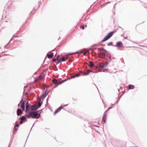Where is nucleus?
<instances>
[{"label": "nucleus", "instance_id": "f257e3e1", "mask_svg": "<svg viewBox=\"0 0 147 147\" xmlns=\"http://www.w3.org/2000/svg\"><path fill=\"white\" fill-rule=\"evenodd\" d=\"M23 96L22 97V99L20 101L21 105L20 106L21 109L18 108L17 111V113L18 116H20L23 113V112L25 110V101L23 100Z\"/></svg>", "mask_w": 147, "mask_h": 147}, {"label": "nucleus", "instance_id": "f03ea898", "mask_svg": "<svg viewBox=\"0 0 147 147\" xmlns=\"http://www.w3.org/2000/svg\"><path fill=\"white\" fill-rule=\"evenodd\" d=\"M109 63V62L107 61L104 62H102L98 64L97 66V68L101 69V71L105 72V71H107L108 69L105 68V67L107 66V65Z\"/></svg>", "mask_w": 147, "mask_h": 147}, {"label": "nucleus", "instance_id": "7ed1b4c3", "mask_svg": "<svg viewBox=\"0 0 147 147\" xmlns=\"http://www.w3.org/2000/svg\"><path fill=\"white\" fill-rule=\"evenodd\" d=\"M38 111L36 112H29V113L27 114L26 116L28 118L32 119H38L40 116V113H38Z\"/></svg>", "mask_w": 147, "mask_h": 147}, {"label": "nucleus", "instance_id": "20e7f679", "mask_svg": "<svg viewBox=\"0 0 147 147\" xmlns=\"http://www.w3.org/2000/svg\"><path fill=\"white\" fill-rule=\"evenodd\" d=\"M45 88L44 89V92H43L42 94L40 96V98L42 99L45 98L48 95V94L50 92V91L47 93V89L45 90Z\"/></svg>", "mask_w": 147, "mask_h": 147}, {"label": "nucleus", "instance_id": "39448f33", "mask_svg": "<svg viewBox=\"0 0 147 147\" xmlns=\"http://www.w3.org/2000/svg\"><path fill=\"white\" fill-rule=\"evenodd\" d=\"M30 104L28 103L27 104L26 106V109H25V112L26 113H29L30 112Z\"/></svg>", "mask_w": 147, "mask_h": 147}, {"label": "nucleus", "instance_id": "423d86ee", "mask_svg": "<svg viewBox=\"0 0 147 147\" xmlns=\"http://www.w3.org/2000/svg\"><path fill=\"white\" fill-rule=\"evenodd\" d=\"M110 38V32H109L108 34L105 37V38L100 42L102 43L105 41Z\"/></svg>", "mask_w": 147, "mask_h": 147}, {"label": "nucleus", "instance_id": "0eeeda50", "mask_svg": "<svg viewBox=\"0 0 147 147\" xmlns=\"http://www.w3.org/2000/svg\"><path fill=\"white\" fill-rule=\"evenodd\" d=\"M52 82L53 83L55 84L56 85V86L54 88H55L57 87L59 85H60V84H59V82L58 83V81L55 78L53 79L52 80Z\"/></svg>", "mask_w": 147, "mask_h": 147}, {"label": "nucleus", "instance_id": "6e6552de", "mask_svg": "<svg viewBox=\"0 0 147 147\" xmlns=\"http://www.w3.org/2000/svg\"><path fill=\"white\" fill-rule=\"evenodd\" d=\"M38 109L37 106L34 105H32L30 107V112H34L33 111Z\"/></svg>", "mask_w": 147, "mask_h": 147}, {"label": "nucleus", "instance_id": "1a4fd4ad", "mask_svg": "<svg viewBox=\"0 0 147 147\" xmlns=\"http://www.w3.org/2000/svg\"><path fill=\"white\" fill-rule=\"evenodd\" d=\"M110 109V107H109L108 109L105 111L104 114V115L102 119H107V112Z\"/></svg>", "mask_w": 147, "mask_h": 147}, {"label": "nucleus", "instance_id": "9d476101", "mask_svg": "<svg viewBox=\"0 0 147 147\" xmlns=\"http://www.w3.org/2000/svg\"><path fill=\"white\" fill-rule=\"evenodd\" d=\"M53 55L54 53H53L51 52V54L50 55L48 53H47V57L48 58L50 59L53 57Z\"/></svg>", "mask_w": 147, "mask_h": 147}, {"label": "nucleus", "instance_id": "9b49d317", "mask_svg": "<svg viewBox=\"0 0 147 147\" xmlns=\"http://www.w3.org/2000/svg\"><path fill=\"white\" fill-rule=\"evenodd\" d=\"M61 109H62L61 106L59 107V108H58L57 109H56L55 110L54 113V114H56L59 111L61 110Z\"/></svg>", "mask_w": 147, "mask_h": 147}, {"label": "nucleus", "instance_id": "f8f14e48", "mask_svg": "<svg viewBox=\"0 0 147 147\" xmlns=\"http://www.w3.org/2000/svg\"><path fill=\"white\" fill-rule=\"evenodd\" d=\"M92 70L89 69L88 71L86 72H83L84 75L85 76H87L88 75L90 72H92Z\"/></svg>", "mask_w": 147, "mask_h": 147}, {"label": "nucleus", "instance_id": "ddd939ff", "mask_svg": "<svg viewBox=\"0 0 147 147\" xmlns=\"http://www.w3.org/2000/svg\"><path fill=\"white\" fill-rule=\"evenodd\" d=\"M19 126V124H16V125L15 126V127H14V129H13V132H16L18 130V128H17V127H18Z\"/></svg>", "mask_w": 147, "mask_h": 147}, {"label": "nucleus", "instance_id": "4468645a", "mask_svg": "<svg viewBox=\"0 0 147 147\" xmlns=\"http://www.w3.org/2000/svg\"><path fill=\"white\" fill-rule=\"evenodd\" d=\"M28 114H26L24 116H23L19 118V119H27L28 117L26 116Z\"/></svg>", "mask_w": 147, "mask_h": 147}, {"label": "nucleus", "instance_id": "2eb2a0df", "mask_svg": "<svg viewBox=\"0 0 147 147\" xmlns=\"http://www.w3.org/2000/svg\"><path fill=\"white\" fill-rule=\"evenodd\" d=\"M116 46L117 47H119V46H121V47H122V42H117L116 44Z\"/></svg>", "mask_w": 147, "mask_h": 147}, {"label": "nucleus", "instance_id": "dca6fc26", "mask_svg": "<svg viewBox=\"0 0 147 147\" xmlns=\"http://www.w3.org/2000/svg\"><path fill=\"white\" fill-rule=\"evenodd\" d=\"M107 52V51L106 50L103 49L102 51L101 52H100L98 53V54L99 55H100L102 53H106Z\"/></svg>", "mask_w": 147, "mask_h": 147}, {"label": "nucleus", "instance_id": "f3484780", "mask_svg": "<svg viewBox=\"0 0 147 147\" xmlns=\"http://www.w3.org/2000/svg\"><path fill=\"white\" fill-rule=\"evenodd\" d=\"M43 75H44V74L43 73H42V74H41L38 77V78H37V79H36V80H38L39 79L41 78H42L43 77Z\"/></svg>", "mask_w": 147, "mask_h": 147}, {"label": "nucleus", "instance_id": "a211bd4d", "mask_svg": "<svg viewBox=\"0 0 147 147\" xmlns=\"http://www.w3.org/2000/svg\"><path fill=\"white\" fill-rule=\"evenodd\" d=\"M134 87V86L131 85H129L128 86V88L129 89H133Z\"/></svg>", "mask_w": 147, "mask_h": 147}, {"label": "nucleus", "instance_id": "6ab92c4d", "mask_svg": "<svg viewBox=\"0 0 147 147\" xmlns=\"http://www.w3.org/2000/svg\"><path fill=\"white\" fill-rule=\"evenodd\" d=\"M61 61H66V59H65V57L63 56L61 59H60Z\"/></svg>", "mask_w": 147, "mask_h": 147}, {"label": "nucleus", "instance_id": "aec40b11", "mask_svg": "<svg viewBox=\"0 0 147 147\" xmlns=\"http://www.w3.org/2000/svg\"><path fill=\"white\" fill-rule=\"evenodd\" d=\"M93 65V64L92 61H90L89 66L90 67H92Z\"/></svg>", "mask_w": 147, "mask_h": 147}, {"label": "nucleus", "instance_id": "412c9836", "mask_svg": "<svg viewBox=\"0 0 147 147\" xmlns=\"http://www.w3.org/2000/svg\"><path fill=\"white\" fill-rule=\"evenodd\" d=\"M67 80V79L64 80H63L62 81H61V82H59V84H61L63 83V82H64L66 81Z\"/></svg>", "mask_w": 147, "mask_h": 147}, {"label": "nucleus", "instance_id": "4be33fe9", "mask_svg": "<svg viewBox=\"0 0 147 147\" xmlns=\"http://www.w3.org/2000/svg\"><path fill=\"white\" fill-rule=\"evenodd\" d=\"M68 105V104H67L64 105H62L61 106H61L62 109H64L63 108L67 106Z\"/></svg>", "mask_w": 147, "mask_h": 147}, {"label": "nucleus", "instance_id": "5701e85b", "mask_svg": "<svg viewBox=\"0 0 147 147\" xmlns=\"http://www.w3.org/2000/svg\"><path fill=\"white\" fill-rule=\"evenodd\" d=\"M61 61L60 59H59L57 62L56 64L57 65V64H58L59 63H61Z\"/></svg>", "mask_w": 147, "mask_h": 147}, {"label": "nucleus", "instance_id": "b1692460", "mask_svg": "<svg viewBox=\"0 0 147 147\" xmlns=\"http://www.w3.org/2000/svg\"><path fill=\"white\" fill-rule=\"evenodd\" d=\"M64 57H65V59H66V61L68 59V55H66L63 56Z\"/></svg>", "mask_w": 147, "mask_h": 147}, {"label": "nucleus", "instance_id": "393cba45", "mask_svg": "<svg viewBox=\"0 0 147 147\" xmlns=\"http://www.w3.org/2000/svg\"><path fill=\"white\" fill-rule=\"evenodd\" d=\"M42 105V103H39L38 104V106H37L38 108L40 107Z\"/></svg>", "mask_w": 147, "mask_h": 147}, {"label": "nucleus", "instance_id": "a878e982", "mask_svg": "<svg viewBox=\"0 0 147 147\" xmlns=\"http://www.w3.org/2000/svg\"><path fill=\"white\" fill-rule=\"evenodd\" d=\"M80 76V74H77L75 75V77H78Z\"/></svg>", "mask_w": 147, "mask_h": 147}, {"label": "nucleus", "instance_id": "bb28decb", "mask_svg": "<svg viewBox=\"0 0 147 147\" xmlns=\"http://www.w3.org/2000/svg\"><path fill=\"white\" fill-rule=\"evenodd\" d=\"M36 10V9L35 7H34V8L33 9L32 11L31 12V13L33 11H35Z\"/></svg>", "mask_w": 147, "mask_h": 147}, {"label": "nucleus", "instance_id": "cd10ccee", "mask_svg": "<svg viewBox=\"0 0 147 147\" xmlns=\"http://www.w3.org/2000/svg\"><path fill=\"white\" fill-rule=\"evenodd\" d=\"M81 27L82 28V29H84L85 26L84 25H82L81 26Z\"/></svg>", "mask_w": 147, "mask_h": 147}, {"label": "nucleus", "instance_id": "c85d7f7f", "mask_svg": "<svg viewBox=\"0 0 147 147\" xmlns=\"http://www.w3.org/2000/svg\"><path fill=\"white\" fill-rule=\"evenodd\" d=\"M79 53V52H75V53H71V54L73 55H74V54H78Z\"/></svg>", "mask_w": 147, "mask_h": 147}, {"label": "nucleus", "instance_id": "c756f323", "mask_svg": "<svg viewBox=\"0 0 147 147\" xmlns=\"http://www.w3.org/2000/svg\"><path fill=\"white\" fill-rule=\"evenodd\" d=\"M57 59L56 58H54L53 59L52 61L53 62H55L56 61Z\"/></svg>", "mask_w": 147, "mask_h": 147}, {"label": "nucleus", "instance_id": "7c9ffc66", "mask_svg": "<svg viewBox=\"0 0 147 147\" xmlns=\"http://www.w3.org/2000/svg\"><path fill=\"white\" fill-rule=\"evenodd\" d=\"M110 3V2H107V3H105V4H103V5H106V4H108V3Z\"/></svg>", "mask_w": 147, "mask_h": 147}, {"label": "nucleus", "instance_id": "2f4dec72", "mask_svg": "<svg viewBox=\"0 0 147 147\" xmlns=\"http://www.w3.org/2000/svg\"><path fill=\"white\" fill-rule=\"evenodd\" d=\"M76 77H75V76H72L71 78V79L74 78H75Z\"/></svg>", "mask_w": 147, "mask_h": 147}, {"label": "nucleus", "instance_id": "473e14b6", "mask_svg": "<svg viewBox=\"0 0 147 147\" xmlns=\"http://www.w3.org/2000/svg\"><path fill=\"white\" fill-rule=\"evenodd\" d=\"M59 55H58L57 56V57H56V59H58L59 58Z\"/></svg>", "mask_w": 147, "mask_h": 147}, {"label": "nucleus", "instance_id": "72a5a7b5", "mask_svg": "<svg viewBox=\"0 0 147 147\" xmlns=\"http://www.w3.org/2000/svg\"><path fill=\"white\" fill-rule=\"evenodd\" d=\"M97 49V48H92V51H94L95 50H96Z\"/></svg>", "mask_w": 147, "mask_h": 147}, {"label": "nucleus", "instance_id": "f704fd0d", "mask_svg": "<svg viewBox=\"0 0 147 147\" xmlns=\"http://www.w3.org/2000/svg\"><path fill=\"white\" fill-rule=\"evenodd\" d=\"M113 32H111V37L112 36V35L113 34Z\"/></svg>", "mask_w": 147, "mask_h": 147}, {"label": "nucleus", "instance_id": "c9c22d12", "mask_svg": "<svg viewBox=\"0 0 147 147\" xmlns=\"http://www.w3.org/2000/svg\"><path fill=\"white\" fill-rule=\"evenodd\" d=\"M23 120H22V121L20 122V124H22V123H23Z\"/></svg>", "mask_w": 147, "mask_h": 147}, {"label": "nucleus", "instance_id": "e433bc0d", "mask_svg": "<svg viewBox=\"0 0 147 147\" xmlns=\"http://www.w3.org/2000/svg\"><path fill=\"white\" fill-rule=\"evenodd\" d=\"M108 46H110V42H109V43L108 44Z\"/></svg>", "mask_w": 147, "mask_h": 147}, {"label": "nucleus", "instance_id": "4c0bfd02", "mask_svg": "<svg viewBox=\"0 0 147 147\" xmlns=\"http://www.w3.org/2000/svg\"><path fill=\"white\" fill-rule=\"evenodd\" d=\"M7 45H8V44H7V45H5V46H4V48H6Z\"/></svg>", "mask_w": 147, "mask_h": 147}, {"label": "nucleus", "instance_id": "58836bf2", "mask_svg": "<svg viewBox=\"0 0 147 147\" xmlns=\"http://www.w3.org/2000/svg\"><path fill=\"white\" fill-rule=\"evenodd\" d=\"M28 94V92H26L25 94V95H27Z\"/></svg>", "mask_w": 147, "mask_h": 147}, {"label": "nucleus", "instance_id": "ea45409f", "mask_svg": "<svg viewBox=\"0 0 147 147\" xmlns=\"http://www.w3.org/2000/svg\"><path fill=\"white\" fill-rule=\"evenodd\" d=\"M20 103H21H21H20H20H19L18 104V107H19V106H20Z\"/></svg>", "mask_w": 147, "mask_h": 147}, {"label": "nucleus", "instance_id": "a19ab883", "mask_svg": "<svg viewBox=\"0 0 147 147\" xmlns=\"http://www.w3.org/2000/svg\"><path fill=\"white\" fill-rule=\"evenodd\" d=\"M41 3V1H39V2H38V3L39 4H40V3Z\"/></svg>", "mask_w": 147, "mask_h": 147}, {"label": "nucleus", "instance_id": "79ce46f5", "mask_svg": "<svg viewBox=\"0 0 147 147\" xmlns=\"http://www.w3.org/2000/svg\"><path fill=\"white\" fill-rule=\"evenodd\" d=\"M14 35H13V36H12V37L11 38H12V39H13V38L14 37Z\"/></svg>", "mask_w": 147, "mask_h": 147}, {"label": "nucleus", "instance_id": "37998d69", "mask_svg": "<svg viewBox=\"0 0 147 147\" xmlns=\"http://www.w3.org/2000/svg\"><path fill=\"white\" fill-rule=\"evenodd\" d=\"M13 39L12 38H11V39H10V40H9L10 41V42H11L12 40Z\"/></svg>", "mask_w": 147, "mask_h": 147}, {"label": "nucleus", "instance_id": "c03bdc74", "mask_svg": "<svg viewBox=\"0 0 147 147\" xmlns=\"http://www.w3.org/2000/svg\"><path fill=\"white\" fill-rule=\"evenodd\" d=\"M82 53H83V52H81V53L79 54V55H80Z\"/></svg>", "mask_w": 147, "mask_h": 147}, {"label": "nucleus", "instance_id": "a18cd8bd", "mask_svg": "<svg viewBox=\"0 0 147 147\" xmlns=\"http://www.w3.org/2000/svg\"><path fill=\"white\" fill-rule=\"evenodd\" d=\"M102 45V46H105V45Z\"/></svg>", "mask_w": 147, "mask_h": 147}, {"label": "nucleus", "instance_id": "49530a36", "mask_svg": "<svg viewBox=\"0 0 147 147\" xmlns=\"http://www.w3.org/2000/svg\"><path fill=\"white\" fill-rule=\"evenodd\" d=\"M105 120H104V122L105 123Z\"/></svg>", "mask_w": 147, "mask_h": 147}, {"label": "nucleus", "instance_id": "de8ad7c7", "mask_svg": "<svg viewBox=\"0 0 147 147\" xmlns=\"http://www.w3.org/2000/svg\"><path fill=\"white\" fill-rule=\"evenodd\" d=\"M87 26V25H85V27H86Z\"/></svg>", "mask_w": 147, "mask_h": 147}, {"label": "nucleus", "instance_id": "09e8293b", "mask_svg": "<svg viewBox=\"0 0 147 147\" xmlns=\"http://www.w3.org/2000/svg\"><path fill=\"white\" fill-rule=\"evenodd\" d=\"M27 86H25L24 87V88H26L27 87Z\"/></svg>", "mask_w": 147, "mask_h": 147}, {"label": "nucleus", "instance_id": "8fccbe9b", "mask_svg": "<svg viewBox=\"0 0 147 147\" xmlns=\"http://www.w3.org/2000/svg\"><path fill=\"white\" fill-rule=\"evenodd\" d=\"M10 42V41L7 44H8Z\"/></svg>", "mask_w": 147, "mask_h": 147}, {"label": "nucleus", "instance_id": "3c124183", "mask_svg": "<svg viewBox=\"0 0 147 147\" xmlns=\"http://www.w3.org/2000/svg\"><path fill=\"white\" fill-rule=\"evenodd\" d=\"M103 103H104V101L103 100Z\"/></svg>", "mask_w": 147, "mask_h": 147}, {"label": "nucleus", "instance_id": "603ef678", "mask_svg": "<svg viewBox=\"0 0 147 147\" xmlns=\"http://www.w3.org/2000/svg\"><path fill=\"white\" fill-rule=\"evenodd\" d=\"M54 51V50H53L52 51Z\"/></svg>", "mask_w": 147, "mask_h": 147}]
</instances>
